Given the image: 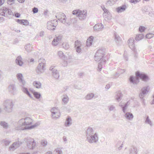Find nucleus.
Returning a JSON list of instances; mask_svg holds the SVG:
<instances>
[{
    "label": "nucleus",
    "instance_id": "9b49d317",
    "mask_svg": "<svg viewBox=\"0 0 154 154\" xmlns=\"http://www.w3.org/2000/svg\"><path fill=\"white\" fill-rule=\"evenodd\" d=\"M148 92V91L147 87L143 88L141 89V92L139 94V97L143 102L144 100L143 97L145 95L147 94Z\"/></svg>",
    "mask_w": 154,
    "mask_h": 154
},
{
    "label": "nucleus",
    "instance_id": "20e7f679",
    "mask_svg": "<svg viewBox=\"0 0 154 154\" xmlns=\"http://www.w3.org/2000/svg\"><path fill=\"white\" fill-rule=\"evenodd\" d=\"M73 15H76L80 20H83L85 19L87 16V11L86 10L81 11L79 10L73 11L72 12Z\"/></svg>",
    "mask_w": 154,
    "mask_h": 154
},
{
    "label": "nucleus",
    "instance_id": "bb28decb",
    "mask_svg": "<svg viewBox=\"0 0 154 154\" xmlns=\"http://www.w3.org/2000/svg\"><path fill=\"white\" fill-rule=\"evenodd\" d=\"M52 76L54 77V78L57 79L59 77V75L58 71L56 69H54L52 72Z\"/></svg>",
    "mask_w": 154,
    "mask_h": 154
},
{
    "label": "nucleus",
    "instance_id": "6ab92c4d",
    "mask_svg": "<svg viewBox=\"0 0 154 154\" xmlns=\"http://www.w3.org/2000/svg\"><path fill=\"white\" fill-rule=\"evenodd\" d=\"M95 133L93 129L90 127H89L87 129L86 131V137L89 136L90 135H92Z\"/></svg>",
    "mask_w": 154,
    "mask_h": 154
},
{
    "label": "nucleus",
    "instance_id": "052dcab7",
    "mask_svg": "<svg viewBox=\"0 0 154 154\" xmlns=\"http://www.w3.org/2000/svg\"><path fill=\"white\" fill-rule=\"evenodd\" d=\"M53 111H54V112H58L59 111V110L57 108L54 107L51 109V112H53Z\"/></svg>",
    "mask_w": 154,
    "mask_h": 154
},
{
    "label": "nucleus",
    "instance_id": "0eeeda50",
    "mask_svg": "<svg viewBox=\"0 0 154 154\" xmlns=\"http://www.w3.org/2000/svg\"><path fill=\"white\" fill-rule=\"evenodd\" d=\"M0 14L7 17L9 15H14L11 10L5 7H3L0 9Z\"/></svg>",
    "mask_w": 154,
    "mask_h": 154
},
{
    "label": "nucleus",
    "instance_id": "7c9ffc66",
    "mask_svg": "<svg viewBox=\"0 0 154 154\" xmlns=\"http://www.w3.org/2000/svg\"><path fill=\"white\" fill-rule=\"evenodd\" d=\"M52 113V116L53 118H57L60 116V112H51Z\"/></svg>",
    "mask_w": 154,
    "mask_h": 154
},
{
    "label": "nucleus",
    "instance_id": "b1692460",
    "mask_svg": "<svg viewBox=\"0 0 154 154\" xmlns=\"http://www.w3.org/2000/svg\"><path fill=\"white\" fill-rule=\"evenodd\" d=\"M100 52H97L94 56V60L96 61H99L104 57L103 56H98L99 53H100Z\"/></svg>",
    "mask_w": 154,
    "mask_h": 154
},
{
    "label": "nucleus",
    "instance_id": "2eb2a0df",
    "mask_svg": "<svg viewBox=\"0 0 154 154\" xmlns=\"http://www.w3.org/2000/svg\"><path fill=\"white\" fill-rule=\"evenodd\" d=\"M134 40L133 38H130L128 41V44L130 48L132 50L135 49V45L134 43Z\"/></svg>",
    "mask_w": 154,
    "mask_h": 154
},
{
    "label": "nucleus",
    "instance_id": "6e6552de",
    "mask_svg": "<svg viewBox=\"0 0 154 154\" xmlns=\"http://www.w3.org/2000/svg\"><path fill=\"white\" fill-rule=\"evenodd\" d=\"M57 24V21L56 20H51L47 22V27L49 30H54Z\"/></svg>",
    "mask_w": 154,
    "mask_h": 154
},
{
    "label": "nucleus",
    "instance_id": "49530a36",
    "mask_svg": "<svg viewBox=\"0 0 154 154\" xmlns=\"http://www.w3.org/2000/svg\"><path fill=\"white\" fill-rule=\"evenodd\" d=\"M0 125L3 128H7L8 127V124L4 121H1L0 123Z\"/></svg>",
    "mask_w": 154,
    "mask_h": 154
},
{
    "label": "nucleus",
    "instance_id": "423d86ee",
    "mask_svg": "<svg viewBox=\"0 0 154 154\" xmlns=\"http://www.w3.org/2000/svg\"><path fill=\"white\" fill-rule=\"evenodd\" d=\"M24 141L26 143L27 146L30 149H33L36 145L34 139L30 137L25 138Z\"/></svg>",
    "mask_w": 154,
    "mask_h": 154
},
{
    "label": "nucleus",
    "instance_id": "a211bd4d",
    "mask_svg": "<svg viewBox=\"0 0 154 154\" xmlns=\"http://www.w3.org/2000/svg\"><path fill=\"white\" fill-rule=\"evenodd\" d=\"M103 28V26L101 23H98L93 27L95 31H99Z\"/></svg>",
    "mask_w": 154,
    "mask_h": 154
},
{
    "label": "nucleus",
    "instance_id": "473e14b6",
    "mask_svg": "<svg viewBox=\"0 0 154 154\" xmlns=\"http://www.w3.org/2000/svg\"><path fill=\"white\" fill-rule=\"evenodd\" d=\"M129 101H128L124 105H121V106L122 107V111L124 113H125L126 112V109H127V107L128 105V103Z\"/></svg>",
    "mask_w": 154,
    "mask_h": 154
},
{
    "label": "nucleus",
    "instance_id": "dca6fc26",
    "mask_svg": "<svg viewBox=\"0 0 154 154\" xmlns=\"http://www.w3.org/2000/svg\"><path fill=\"white\" fill-rule=\"evenodd\" d=\"M126 8V5H124L116 8V11L118 13H121L125 11Z\"/></svg>",
    "mask_w": 154,
    "mask_h": 154
},
{
    "label": "nucleus",
    "instance_id": "1a4fd4ad",
    "mask_svg": "<svg viewBox=\"0 0 154 154\" xmlns=\"http://www.w3.org/2000/svg\"><path fill=\"white\" fill-rule=\"evenodd\" d=\"M98 140L97 134L96 133L87 137V140L90 143H95Z\"/></svg>",
    "mask_w": 154,
    "mask_h": 154
},
{
    "label": "nucleus",
    "instance_id": "2f4dec72",
    "mask_svg": "<svg viewBox=\"0 0 154 154\" xmlns=\"http://www.w3.org/2000/svg\"><path fill=\"white\" fill-rule=\"evenodd\" d=\"M94 94L91 93L88 94L85 97V99L86 100L91 99L94 96Z\"/></svg>",
    "mask_w": 154,
    "mask_h": 154
},
{
    "label": "nucleus",
    "instance_id": "39448f33",
    "mask_svg": "<svg viewBox=\"0 0 154 154\" xmlns=\"http://www.w3.org/2000/svg\"><path fill=\"white\" fill-rule=\"evenodd\" d=\"M38 62L39 64L37 67L36 71L37 73L39 74L40 73L43 72L45 64V61L43 58H41L39 60Z\"/></svg>",
    "mask_w": 154,
    "mask_h": 154
},
{
    "label": "nucleus",
    "instance_id": "79ce46f5",
    "mask_svg": "<svg viewBox=\"0 0 154 154\" xmlns=\"http://www.w3.org/2000/svg\"><path fill=\"white\" fill-rule=\"evenodd\" d=\"M144 36L143 34H140L138 35H137L135 38V39L136 41H139L143 38Z\"/></svg>",
    "mask_w": 154,
    "mask_h": 154
},
{
    "label": "nucleus",
    "instance_id": "f3484780",
    "mask_svg": "<svg viewBox=\"0 0 154 154\" xmlns=\"http://www.w3.org/2000/svg\"><path fill=\"white\" fill-rule=\"evenodd\" d=\"M25 85H21V86L22 87L21 89L22 91L27 95L29 96L30 98H32V96L30 94L29 91L27 88L24 87Z\"/></svg>",
    "mask_w": 154,
    "mask_h": 154
},
{
    "label": "nucleus",
    "instance_id": "c85d7f7f",
    "mask_svg": "<svg viewBox=\"0 0 154 154\" xmlns=\"http://www.w3.org/2000/svg\"><path fill=\"white\" fill-rule=\"evenodd\" d=\"M115 40L116 43L118 44H119L121 41V39L119 35L115 34Z\"/></svg>",
    "mask_w": 154,
    "mask_h": 154
},
{
    "label": "nucleus",
    "instance_id": "4d7b16f0",
    "mask_svg": "<svg viewBox=\"0 0 154 154\" xmlns=\"http://www.w3.org/2000/svg\"><path fill=\"white\" fill-rule=\"evenodd\" d=\"M102 60L101 61V62L98 64V69L99 71H100L101 70V69L102 68Z\"/></svg>",
    "mask_w": 154,
    "mask_h": 154
},
{
    "label": "nucleus",
    "instance_id": "8fccbe9b",
    "mask_svg": "<svg viewBox=\"0 0 154 154\" xmlns=\"http://www.w3.org/2000/svg\"><path fill=\"white\" fill-rule=\"evenodd\" d=\"M154 35L152 33H148L146 35V37L148 39H150L153 37Z\"/></svg>",
    "mask_w": 154,
    "mask_h": 154
},
{
    "label": "nucleus",
    "instance_id": "603ef678",
    "mask_svg": "<svg viewBox=\"0 0 154 154\" xmlns=\"http://www.w3.org/2000/svg\"><path fill=\"white\" fill-rule=\"evenodd\" d=\"M62 38L61 35H58V36H56L54 38L56 39V41H57V42L59 43L61 40Z\"/></svg>",
    "mask_w": 154,
    "mask_h": 154
},
{
    "label": "nucleus",
    "instance_id": "4468645a",
    "mask_svg": "<svg viewBox=\"0 0 154 154\" xmlns=\"http://www.w3.org/2000/svg\"><path fill=\"white\" fill-rule=\"evenodd\" d=\"M16 76L19 81L20 85H25L26 82L25 81L23 80V77L22 74L21 73H18L17 75Z\"/></svg>",
    "mask_w": 154,
    "mask_h": 154
},
{
    "label": "nucleus",
    "instance_id": "69168bd1",
    "mask_svg": "<svg viewBox=\"0 0 154 154\" xmlns=\"http://www.w3.org/2000/svg\"><path fill=\"white\" fill-rule=\"evenodd\" d=\"M76 49V51L79 53L81 52V49L80 48V46L76 47H75Z\"/></svg>",
    "mask_w": 154,
    "mask_h": 154
},
{
    "label": "nucleus",
    "instance_id": "f704fd0d",
    "mask_svg": "<svg viewBox=\"0 0 154 154\" xmlns=\"http://www.w3.org/2000/svg\"><path fill=\"white\" fill-rule=\"evenodd\" d=\"M137 149L134 147H132L130 149V154H137Z\"/></svg>",
    "mask_w": 154,
    "mask_h": 154
},
{
    "label": "nucleus",
    "instance_id": "72a5a7b5",
    "mask_svg": "<svg viewBox=\"0 0 154 154\" xmlns=\"http://www.w3.org/2000/svg\"><path fill=\"white\" fill-rule=\"evenodd\" d=\"M122 96V94L120 93H117L116 97V99L118 101H119L121 100V98Z\"/></svg>",
    "mask_w": 154,
    "mask_h": 154
},
{
    "label": "nucleus",
    "instance_id": "338daca9",
    "mask_svg": "<svg viewBox=\"0 0 154 154\" xmlns=\"http://www.w3.org/2000/svg\"><path fill=\"white\" fill-rule=\"evenodd\" d=\"M32 11L33 12V13L35 14L38 12V10L37 8L34 7Z\"/></svg>",
    "mask_w": 154,
    "mask_h": 154
},
{
    "label": "nucleus",
    "instance_id": "de8ad7c7",
    "mask_svg": "<svg viewBox=\"0 0 154 154\" xmlns=\"http://www.w3.org/2000/svg\"><path fill=\"white\" fill-rule=\"evenodd\" d=\"M56 154H63L62 151L59 148H57L55 149Z\"/></svg>",
    "mask_w": 154,
    "mask_h": 154
},
{
    "label": "nucleus",
    "instance_id": "f8f14e48",
    "mask_svg": "<svg viewBox=\"0 0 154 154\" xmlns=\"http://www.w3.org/2000/svg\"><path fill=\"white\" fill-rule=\"evenodd\" d=\"M57 54L59 57L63 60H69L72 58L71 56L69 55L68 54H67L68 56L64 55L63 52L61 51H58Z\"/></svg>",
    "mask_w": 154,
    "mask_h": 154
},
{
    "label": "nucleus",
    "instance_id": "f257e3e1",
    "mask_svg": "<svg viewBox=\"0 0 154 154\" xmlns=\"http://www.w3.org/2000/svg\"><path fill=\"white\" fill-rule=\"evenodd\" d=\"M32 122V119L29 117H27L25 119H22L18 121V125L15 127V129L17 130L31 129L38 126L40 124L39 122H38L33 125L29 126L31 125Z\"/></svg>",
    "mask_w": 154,
    "mask_h": 154
},
{
    "label": "nucleus",
    "instance_id": "5701e85b",
    "mask_svg": "<svg viewBox=\"0 0 154 154\" xmlns=\"http://www.w3.org/2000/svg\"><path fill=\"white\" fill-rule=\"evenodd\" d=\"M152 10L151 7L147 6L143 7L141 9V11L143 13L149 12L150 11Z\"/></svg>",
    "mask_w": 154,
    "mask_h": 154
},
{
    "label": "nucleus",
    "instance_id": "58836bf2",
    "mask_svg": "<svg viewBox=\"0 0 154 154\" xmlns=\"http://www.w3.org/2000/svg\"><path fill=\"white\" fill-rule=\"evenodd\" d=\"M9 89L10 91L12 92L16 90L15 85L14 84H11L9 87Z\"/></svg>",
    "mask_w": 154,
    "mask_h": 154
},
{
    "label": "nucleus",
    "instance_id": "aec40b11",
    "mask_svg": "<svg viewBox=\"0 0 154 154\" xmlns=\"http://www.w3.org/2000/svg\"><path fill=\"white\" fill-rule=\"evenodd\" d=\"M72 119L69 116H68L66 119L65 123V125L66 127H69L72 124Z\"/></svg>",
    "mask_w": 154,
    "mask_h": 154
},
{
    "label": "nucleus",
    "instance_id": "c03bdc74",
    "mask_svg": "<svg viewBox=\"0 0 154 154\" xmlns=\"http://www.w3.org/2000/svg\"><path fill=\"white\" fill-rule=\"evenodd\" d=\"M145 122L146 123L148 124L151 126H152V123L151 120L149 119V116H147L146 117Z\"/></svg>",
    "mask_w": 154,
    "mask_h": 154
},
{
    "label": "nucleus",
    "instance_id": "bf43d9fd",
    "mask_svg": "<svg viewBox=\"0 0 154 154\" xmlns=\"http://www.w3.org/2000/svg\"><path fill=\"white\" fill-rule=\"evenodd\" d=\"M149 15L152 17H154V11L152 10H150L149 13Z\"/></svg>",
    "mask_w": 154,
    "mask_h": 154
},
{
    "label": "nucleus",
    "instance_id": "680f3d73",
    "mask_svg": "<svg viewBox=\"0 0 154 154\" xmlns=\"http://www.w3.org/2000/svg\"><path fill=\"white\" fill-rule=\"evenodd\" d=\"M58 43L57 42V41H56V39L54 38L52 42V45L54 46H56L58 44Z\"/></svg>",
    "mask_w": 154,
    "mask_h": 154
},
{
    "label": "nucleus",
    "instance_id": "e2e57ef3",
    "mask_svg": "<svg viewBox=\"0 0 154 154\" xmlns=\"http://www.w3.org/2000/svg\"><path fill=\"white\" fill-rule=\"evenodd\" d=\"M141 0H130V2L131 3L135 4L139 2Z\"/></svg>",
    "mask_w": 154,
    "mask_h": 154
},
{
    "label": "nucleus",
    "instance_id": "9d476101",
    "mask_svg": "<svg viewBox=\"0 0 154 154\" xmlns=\"http://www.w3.org/2000/svg\"><path fill=\"white\" fill-rule=\"evenodd\" d=\"M56 17L62 23H65L66 19V16L64 13L61 12L58 13L56 14Z\"/></svg>",
    "mask_w": 154,
    "mask_h": 154
},
{
    "label": "nucleus",
    "instance_id": "cd10ccee",
    "mask_svg": "<svg viewBox=\"0 0 154 154\" xmlns=\"http://www.w3.org/2000/svg\"><path fill=\"white\" fill-rule=\"evenodd\" d=\"M33 85L36 88H41L42 84L39 82L35 81L33 82Z\"/></svg>",
    "mask_w": 154,
    "mask_h": 154
},
{
    "label": "nucleus",
    "instance_id": "c9c22d12",
    "mask_svg": "<svg viewBox=\"0 0 154 154\" xmlns=\"http://www.w3.org/2000/svg\"><path fill=\"white\" fill-rule=\"evenodd\" d=\"M117 0H108L106 4L110 6H112L114 5L117 1Z\"/></svg>",
    "mask_w": 154,
    "mask_h": 154
},
{
    "label": "nucleus",
    "instance_id": "a878e982",
    "mask_svg": "<svg viewBox=\"0 0 154 154\" xmlns=\"http://www.w3.org/2000/svg\"><path fill=\"white\" fill-rule=\"evenodd\" d=\"M125 116L126 119L130 120H132L134 117L133 114L130 112H127Z\"/></svg>",
    "mask_w": 154,
    "mask_h": 154
},
{
    "label": "nucleus",
    "instance_id": "c756f323",
    "mask_svg": "<svg viewBox=\"0 0 154 154\" xmlns=\"http://www.w3.org/2000/svg\"><path fill=\"white\" fill-rule=\"evenodd\" d=\"M123 142L120 141H119L116 144V147L118 148L119 150H120L122 148Z\"/></svg>",
    "mask_w": 154,
    "mask_h": 154
},
{
    "label": "nucleus",
    "instance_id": "5fc2aeb1",
    "mask_svg": "<svg viewBox=\"0 0 154 154\" xmlns=\"http://www.w3.org/2000/svg\"><path fill=\"white\" fill-rule=\"evenodd\" d=\"M15 0H7V3L8 4L11 5L15 3Z\"/></svg>",
    "mask_w": 154,
    "mask_h": 154
},
{
    "label": "nucleus",
    "instance_id": "6e6d98bb",
    "mask_svg": "<svg viewBox=\"0 0 154 154\" xmlns=\"http://www.w3.org/2000/svg\"><path fill=\"white\" fill-rule=\"evenodd\" d=\"M145 29V27L142 26H140L139 28V31L141 32L144 31Z\"/></svg>",
    "mask_w": 154,
    "mask_h": 154
},
{
    "label": "nucleus",
    "instance_id": "7ed1b4c3",
    "mask_svg": "<svg viewBox=\"0 0 154 154\" xmlns=\"http://www.w3.org/2000/svg\"><path fill=\"white\" fill-rule=\"evenodd\" d=\"M4 110L8 112H10L12 111L14 104L12 100L8 99L5 100L3 103Z\"/></svg>",
    "mask_w": 154,
    "mask_h": 154
},
{
    "label": "nucleus",
    "instance_id": "ddd939ff",
    "mask_svg": "<svg viewBox=\"0 0 154 154\" xmlns=\"http://www.w3.org/2000/svg\"><path fill=\"white\" fill-rule=\"evenodd\" d=\"M22 144V143L20 142L19 141H18L17 142H15L12 145L10 146L9 149L10 150H12V151H14L17 148L19 147Z\"/></svg>",
    "mask_w": 154,
    "mask_h": 154
},
{
    "label": "nucleus",
    "instance_id": "393cba45",
    "mask_svg": "<svg viewBox=\"0 0 154 154\" xmlns=\"http://www.w3.org/2000/svg\"><path fill=\"white\" fill-rule=\"evenodd\" d=\"M93 38V37L91 36L87 39L86 42V45L87 46H89L92 44Z\"/></svg>",
    "mask_w": 154,
    "mask_h": 154
},
{
    "label": "nucleus",
    "instance_id": "4c0bfd02",
    "mask_svg": "<svg viewBox=\"0 0 154 154\" xmlns=\"http://www.w3.org/2000/svg\"><path fill=\"white\" fill-rule=\"evenodd\" d=\"M25 48L28 52H29L32 48L30 44H29L26 45L25 46Z\"/></svg>",
    "mask_w": 154,
    "mask_h": 154
},
{
    "label": "nucleus",
    "instance_id": "f03ea898",
    "mask_svg": "<svg viewBox=\"0 0 154 154\" xmlns=\"http://www.w3.org/2000/svg\"><path fill=\"white\" fill-rule=\"evenodd\" d=\"M136 77L131 76L130 77L129 80L131 83L133 84H137L139 82V78L143 81L146 82L149 80L148 75L143 72L137 71L135 73Z\"/></svg>",
    "mask_w": 154,
    "mask_h": 154
},
{
    "label": "nucleus",
    "instance_id": "774afa93",
    "mask_svg": "<svg viewBox=\"0 0 154 154\" xmlns=\"http://www.w3.org/2000/svg\"><path fill=\"white\" fill-rule=\"evenodd\" d=\"M71 21L73 23H75L77 21V19L76 18H72L71 19Z\"/></svg>",
    "mask_w": 154,
    "mask_h": 154
},
{
    "label": "nucleus",
    "instance_id": "412c9836",
    "mask_svg": "<svg viewBox=\"0 0 154 154\" xmlns=\"http://www.w3.org/2000/svg\"><path fill=\"white\" fill-rule=\"evenodd\" d=\"M22 60V58L21 56H18L15 60L16 63L17 65L21 66L23 63Z\"/></svg>",
    "mask_w": 154,
    "mask_h": 154
},
{
    "label": "nucleus",
    "instance_id": "13d9d810",
    "mask_svg": "<svg viewBox=\"0 0 154 154\" xmlns=\"http://www.w3.org/2000/svg\"><path fill=\"white\" fill-rule=\"evenodd\" d=\"M109 109L110 111H112L115 109V106L113 105H111L109 106Z\"/></svg>",
    "mask_w": 154,
    "mask_h": 154
},
{
    "label": "nucleus",
    "instance_id": "3c124183",
    "mask_svg": "<svg viewBox=\"0 0 154 154\" xmlns=\"http://www.w3.org/2000/svg\"><path fill=\"white\" fill-rule=\"evenodd\" d=\"M22 24L25 26H27L29 25V22L27 20H22Z\"/></svg>",
    "mask_w": 154,
    "mask_h": 154
},
{
    "label": "nucleus",
    "instance_id": "864d4df0",
    "mask_svg": "<svg viewBox=\"0 0 154 154\" xmlns=\"http://www.w3.org/2000/svg\"><path fill=\"white\" fill-rule=\"evenodd\" d=\"M75 47L80 46L81 45V42L77 40L75 42Z\"/></svg>",
    "mask_w": 154,
    "mask_h": 154
},
{
    "label": "nucleus",
    "instance_id": "ea45409f",
    "mask_svg": "<svg viewBox=\"0 0 154 154\" xmlns=\"http://www.w3.org/2000/svg\"><path fill=\"white\" fill-rule=\"evenodd\" d=\"M62 47L63 48L66 50L68 49L69 48V46L68 44L66 42L63 43L62 44Z\"/></svg>",
    "mask_w": 154,
    "mask_h": 154
},
{
    "label": "nucleus",
    "instance_id": "09e8293b",
    "mask_svg": "<svg viewBox=\"0 0 154 154\" xmlns=\"http://www.w3.org/2000/svg\"><path fill=\"white\" fill-rule=\"evenodd\" d=\"M41 144L44 147H45L47 145L48 142L46 140H42Z\"/></svg>",
    "mask_w": 154,
    "mask_h": 154
},
{
    "label": "nucleus",
    "instance_id": "e433bc0d",
    "mask_svg": "<svg viewBox=\"0 0 154 154\" xmlns=\"http://www.w3.org/2000/svg\"><path fill=\"white\" fill-rule=\"evenodd\" d=\"M32 93L34 96L36 98L39 99L40 97L41 94L40 93L35 91H33V92H32Z\"/></svg>",
    "mask_w": 154,
    "mask_h": 154
},
{
    "label": "nucleus",
    "instance_id": "0e129e2a",
    "mask_svg": "<svg viewBox=\"0 0 154 154\" xmlns=\"http://www.w3.org/2000/svg\"><path fill=\"white\" fill-rule=\"evenodd\" d=\"M66 60H64L63 62L62 63V65L63 66H66L68 64V61Z\"/></svg>",
    "mask_w": 154,
    "mask_h": 154
},
{
    "label": "nucleus",
    "instance_id": "a18cd8bd",
    "mask_svg": "<svg viewBox=\"0 0 154 154\" xmlns=\"http://www.w3.org/2000/svg\"><path fill=\"white\" fill-rule=\"evenodd\" d=\"M104 8L103 9V10L104 11V13H103V16H106V14H107L108 15H109L110 13L109 11L106 9L104 7H103Z\"/></svg>",
    "mask_w": 154,
    "mask_h": 154
},
{
    "label": "nucleus",
    "instance_id": "4be33fe9",
    "mask_svg": "<svg viewBox=\"0 0 154 154\" xmlns=\"http://www.w3.org/2000/svg\"><path fill=\"white\" fill-rule=\"evenodd\" d=\"M62 101L65 104H66L69 101V97L66 94H63L61 97Z\"/></svg>",
    "mask_w": 154,
    "mask_h": 154
},
{
    "label": "nucleus",
    "instance_id": "37998d69",
    "mask_svg": "<svg viewBox=\"0 0 154 154\" xmlns=\"http://www.w3.org/2000/svg\"><path fill=\"white\" fill-rule=\"evenodd\" d=\"M97 52H100V53H99L98 56H100V55L104 56L105 55V50L104 49H99L97 50Z\"/></svg>",
    "mask_w": 154,
    "mask_h": 154
},
{
    "label": "nucleus",
    "instance_id": "a19ab883",
    "mask_svg": "<svg viewBox=\"0 0 154 154\" xmlns=\"http://www.w3.org/2000/svg\"><path fill=\"white\" fill-rule=\"evenodd\" d=\"M2 143H4L5 146H8L11 143V141L8 140L3 139L1 141Z\"/></svg>",
    "mask_w": 154,
    "mask_h": 154
}]
</instances>
